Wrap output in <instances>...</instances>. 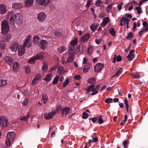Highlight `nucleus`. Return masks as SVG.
Instances as JSON below:
<instances>
[{
    "label": "nucleus",
    "mask_w": 148,
    "mask_h": 148,
    "mask_svg": "<svg viewBox=\"0 0 148 148\" xmlns=\"http://www.w3.org/2000/svg\"><path fill=\"white\" fill-rule=\"evenodd\" d=\"M18 48V54L19 56L23 55L25 51L24 46H19L18 43L14 42L12 43L10 47V50L12 51L16 52Z\"/></svg>",
    "instance_id": "1"
},
{
    "label": "nucleus",
    "mask_w": 148,
    "mask_h": 148,
    "mask_svg": "<svg viewBox=\"0 0 148 148\" xmlns=\"http://www.w3.org/2000/svg\"><path fill=\"white\" fill-rule=\"evenodd\" d=\"M15 138V134L14 132H9L6 135V139L5 141L6 146L10 147L11 143L13 141Z\"/></svg>",
    "instance_id": "2"
},
{
    "label": "nucleus",
    "mask_w": 148,
    "mask_h": 148,
    "mask_svg": "<svg viewBox=\"0 0 148 148\" xmlns=\"http://www.w3.org/2000/svg\"><path fill=\"white\" fill-rule=\"evenodd\" d=\"M12 38V36L11 35L8 34L1 38V41H0V48L2 51H3L5 49V44L4 43L9 41Z\"/></svg>",
    "instance_id": "3"
},
{
    "label": "nucleus",
    "mask_w": 148,
    "mask_h": 148,
    "mask_svg": "<svg viewBox=\"0 0 148 148\" xmlns=\"http://www.w3.org/2000/svg\"><path fill=\"white\" fill-rule=\"evenodd\" d=\"M1 33L3 35L7 34L9 31V24L6 20H3L1 22Z\"/></svg>",
    "instance_id": "4"
},
{
    "label": "nucleus",
    "mask_w": 148,
    "mask_h": 148,
    "mask_svg": "<svg viewBox=\"0 0 148 148\" xmlns=\"http://www.w3.org/2000/svg\"><path fill=\"white\" fill-rule=\"evenodd\" d=\"M15 23L19 25H21L23 23V17L22 14L19 13L15 14Z\"/></svg>",
    "instance_id": "5"
},
{
    "label": "nucleus",
    "mask_w": 148,
    "mask_h": 148,
    "mask_svg": "<svg viewBox=\"0 0 148 148\" xmlns=\"http://www.w3.org/2000/svg\"><path fill=\"white\" fill-rule=\"evenodd\" d=\"M8 17L10 25H13L15 23V14L12 12H10L8 14Z\"/></svg>",
    "instance_id": "6"
},
{
    "label": "nucleus",
    "mask_w": 148,
    "mask_h": 148,
    "mask_svg": "<svg viewBox=\"0 0 148 148\" xmlns=\"http://www.w3.org/2000/svg\"><path fill=\"white\" fill-rule=\"evenodd\" d=\"M43 57V56L42 53H39L29 59V60L28 62L30 63H33L36 60L42 59Z\"/></svg>",
    "instance_id": "7"
},
{
    "label": "nucleus",
    "mask_w": 148,
    "mask_h": 148,
    "mask_svg": "<svg viewBox=\"0 0 148 148\" xmlns=\"http://www.w3.org/2000/svg\"><path fill=\"white\" fill-rule=\"evenodd\" d=\"M36 3L40 6L45 7L50 3V0H36Z\"/></svg>",
    "instance_id": "8"
},
{
    "label": "nucleus",
    "mask_w": 148,
    "mask_h": 148,
    "mask_svg": "<svg viewBox=\"0 0 148 148\" xmlns=\"http://www.w3.org/2000/svg\"><path fill=\"white\" fill-rule=\"evenodd\" d=\"M8 124V120L5 117L0 116V126L2 127H5L7 126Z\"/></svg>",
    "instance_id": "9"
},
{
    "label": "nucleus",
    "mask_w": 148,
    "mask_h": 148,
    "mask_svg": "<svg viewBox=\"0 0 148 148\" xmlns=\"http://www.w3.org/2000/svg\"><path fill=\"white\" fill-rule=\"evenodd\" d=\"M46 13L44 12H41L38 14L37 18L40 21L43 22L46 19Z\"/></svg>",
    "instance_id": "10"
},
{
    "label": "nucleus",
    "mask_w": 148,
    "mask_h": 148,
    "mask_svg": "<svg viewBox=\"0 0 148 148\" xmlns=\"http://www.w3.org/2000/svg\"><path fill=\"white\" fill-rule=\"evenodd\" d=\"M104 65L101 63H98L95 66L94 69L95 72H99L101 71L103 68Z\"/></svg>",
    "instance_id": "11"
},
{
    "label": "nucleus",
    "mask_w": 148,
    "mask_h": 148,
    "mask_svg": "<svg viewBox=\"0 0 148 148\" xmlns=\"http://www.w3.org/2000/svg\"><path fill=\"white\" fill-rule=\"evenodd\" d=\"M56 112V111H53L50 113H45L44 114V118L46 120H50L53 118Z\"/></svg>",
    "instance_id": "12"
},
{
    "label": "nucleus",
    "mask_w": 148,
    "mask_h": 148,
    "mask_svg": "<svg viewBox=\"0 0 148 148\" xmlns=\"http://www.w3.org/2000/svg\"><path fill=\"white\" fill-rule=\"evenodd\" d=\"M31 37L30 36H28L23 43V45L22 46H24V48L26 47L28 48L30 47L31 46V43L30 41Z\"/></svg>",
    "instance_id": "13"
},
{
    "label": "nucleus",
    "mask_w": 148,
    "mask_h": 148,
    "mask_svg": "<svg viewBox=\"0 0 148 148\" xmlns=\"http://www.w3.org/2000/svg\"><path fill=\"white\" fill-rule=\"evenodd\" d=\"M47 45L48 42L46 40H41L38 44V46L40 47L43 50L46 49Z\"/></svg>",
    "instance_id": "14"
},
{
    "label": "nucleus",
    "mask_w": 148,
    "mask_h": 148,
    "mask_svg": "<svg viewBox=\"0 0 148 148\" xmlns=\"http://www.w3.org/2000/svg\"><path fill=\"white\" fill-rule=\"evenodd\" d=\"M90 37V34H89L86 33L80 38L79 41L81 43H83L87 41L89 39Z\"/></svg>",
    "instance_id": "15"
},
{
    "label": "nucleus",
    "mask_w": 148,
    "mask_h": 148,
    "mask_svg": "<svg viewBox=\"0 0 148 148\" xmlns=\"http://www.w3.org/2000/svg\"><path fill=\"white\" fill-rule=\"evenodd\" d=\"M3 59L9 65H12L13 63V59L10 56H5L3 57Z\"/></svg>",
    "instance_id": "16"
},
{
    "label": "nucleus",
    "mask_w": 148,
    "mask_h": 148,
    "mask_svg": "<svg viewBox=\"0 0 148 148\" xmlns=\"http://www.w3.org/2000/svg\"><path fill=\"white\" fill-rule=\"evenodd\" d=\"M23 7L22 5L20 3H14L12 4V8L14 9H21Z\"/></svg>",
    "instance_id": "17"
},
{
    "label": "nucleus",
    "mask_w": 148,
    "mask_h": 148,
    "mask_svg": "<svg viewBox=\"0 0 148 148\" xmlns=\"http://www.w3.org/2000/svg\"><path fill=\"white\" fill-rule=\"evenodd\" d=\"M70 108L68 107H65L62 109V114L63 115H64L66 116L70 112Z\"/></svg>",
    "instance_id": "18"
},
{
    "label": "nucleus",
    "mask_w": 148,
    "mask_h": 148,
    "mask_svg": "<svg viewBox=\"0 0 148 148\" xmlns=\"http://www.w3.org/2000/svg\"><path fill=\"white\" fill-rule=\"evenodd\" d=\"M129 21V23H130V19L126 18L125 17H122L120 20L121 23L120 24V25L121 26H123L124 25L125 26L126 24V21Z\"/></svg>",
    "instance_id": "19"
},
{
    "label": "nucleus",
    "mask_w": 148,
    "mask_h": 148,
    "mask_svg": "<svg viewBox=\"0 0 148 148\" xmlns=\"http://www.w3.org/2000/svg\"><path fill=\"white\" fill-rule=\"evenodd\" d=\"M6 8L4 5L1 4L0 5V13L4 14L6 12Z\"/></svg>",
    "instance_id": "20"
},
{
    "label": "nucleus",
    "mask_w": 148,
    "mask_h": 148,
    "mask_svg": "<svg viewBox=\"0 0 148 148\" xmlns=\"http://www.w3.org/2000/svg\"><path fill=\"white\" fill-rule=\"evenodd\" d=\"M90 67V64L88 62L86 63L82 70L83 72L85 73L88 72Z\"/></svg>",
    "instance_id": "21"
},
{
    "label": "nucleus",
    "mask_w": 148,
    "mask_h": 148,
    "mask_svg": "<svg viewBox=\"0 0 148 148\" xmlns=\"http://www.w3.org/2000/svg\"><path fill=\"white\" fill-rule=\"evenodd\" d=\"M33 40L34 42L37 44L38 45L41 40L39 36L36 35L34 36Z\"/></svg>",
    "instance_id": "22"
},
{
    "label": "nucleus",
    "mask_w": 148,
    "mask_h": 148,
    "mask_svg": "<svg viewBox=\"0 0 148 148\" xmlns=\"http://www.w3.org/2000/svg\"><path fill=\"white\" fill-rule=\"evenodd\" d=\"M58 73L61 75H63L65 72L64 67L62 66H59L57 69Z\"/></svg>",
    "instance_id": "23"
},
{
    "label": "nucleus",
    "mask_w": 148,
    "mask_h": 148,
    "mask_svg": "<svg viewBox=\"0 0 148 148\" xmlns=\"http://www.w3.org/2000/svg\"><path fill=\"white\" fill-rule=\"evenodd\" d=\"M110 18L108 17H105L103 21L102 25L103 26H105L110 21Z\"/></svg>",
    "instance_id": "24"
},
{
    "label": "nucleus",
    "mask_w": 148,
    "mask_h": 148,
    "mask_svg": "<svg viewBox=\"0 0 148 148\" xmlns=\"http://www.w3.org/2000/svg\"><path fill=\"white\" fill-rule=\"evenodd\" d=\"M96 88L95 86L93 84H92L90 86H88L86 90V92L88 93L89 91H94L95 90Z\"/></svg>",
    "instance_id": "25"
},
{
    "label": "nucleus",
    "mask_w": 148,
    "mask_h": 148,
    "mask_svg": "<svg viewBox=\"0 0 148 148\" xmlns=\"http://www.w3.org/2000/svg\"><path fill=\"white\" fill-rule=\"evenodd\" d=\"M34 0H27L25 2V6L29 7L31 6L33 4Z\"/></svg>",
    "instance_id": "26"
},
{
    "label": "nucleus",
    "mask_w": 148,
    "mask_h": 148,
    "mask_svg": "<svg viewBox=\"0 0 148 148\" xmlns=\"http://www.w3.org/2000/svg\"><path fill=\"white\" fill-rule=\"evenodd\" d=\"M75 52L74 48L73 47H70L69 48V53L70 55L73 56Z\"/></svg>",
    "instance_id": "27"
},
{
    "label": "nucleus",
    "mask_w": 148,
    "mask_h": 148,
    "mask_svg": "<svg viewBox=\"0 0 148 148\" xmlns=\"http://www.w3.org/2000/svg\"><path fill=\"white\" fill-rule=\"evenodd\" d=\"M19 65L17 62H15L13 66V69L14 71H17L19 69Z\"/></svg>",
    "instance_id": "28"
},
{
    "label": "nucleus",
    "mask_w": 148,
    "mask_h": 148,
    "mask_svg": "<svg viewBox=\"0 0 148 148\" xmlns=\"http://www.w3.org/2000/svg\"><path fill=\"white\" fill-rule=\"evenodd\" d=\"M123 70L122 68H120L119 69L117 72L112 77H118L119 75H120L122 73Z\"/></svg>",
    "instance_id": "29"
},
{
    "label": "nucleus",
    "mask_w": 148,
    "mask_h": 148,
    "mask_svg": "<svg viewBox=\"0 0 148 148\" xmlns=\"http://www.w3.org/2000/svg\"><path fill=\"white\" fill-rule=\"evenodd\" d=\"M99 24L97 23H94L91 25L90 26L91 30L94 32L96 30L98 27Z\"/></svg>",
    "instance_id": "30"
},
{
    "label": "nucleus",
    "mask_w": 148,
    "mask_h": 148,
    "mask_svg": "<svg viewBox=\"0 0 148 148\" xmlns=\"http://www.w3.org/2000/svg\"><path fill=\"white\" fill-rule=\"evenodd\" d=\"M77 51L78 52L82 53L83 50V46L82 44L78 45L77 47Z\"/></svg>",
    "instance_id": "31"
},
{
    "label": "nucleus",
    "mask_w": 148,
    "mask_h": 148,
    "mask_svg": "<svg viewBox=\"0 0 148 148\" xmlns=\"http://www.w3.org/2000/svg\"><path fill=\"white\" fill-rule=\"evenodd\" d=\"M67 48L65 46H61L59 47L58 49V51L59 53H62L63 52L66 51Z\"/></svg>",
    "instance_id": "32"
},
{
    "label": "nucleus",
    "mask_w": 148,
    "mask_h": 148,
    "mask_svg": "<svg viewBox=\"0 0 148 148\" xmlns=\"http://www.w3.org/2000/svg\"><path fill=\"white\" fill-rule=\"evenodd\" d=\"M133 30L134 31L136 29V27H139L141 25V23H140V20H138L137 21V25L135 22L133 23Z\"/></svg>",
    "instance_id": "33"
},
{
    "label": "nucleus",
    "mask_w": 148,
    "mask_h": 148,
    "mask_svg": "<svg viewBox=\"0 0 148 148\" xmlns=\"http://www.w3.org/2000/svg\"><path fill=\"white\" fill-rule=\"evenodd\" d=\"M52 76L53 75L52 74L50 73L49 74H48L44 78V80L47 82L51 79Z\"/></svg>",
    "instance_id": "34"
},
{
    "label": "nucleus",
    "mask_w": 148,
    "mask_h": 148,
    "mask_svg": "<svg viewBox=\"0 0 148 148\" xmlns=\"http://www.w3.org/2000/svg\"><path fill=\"white\" fill-rule=\"evenodd\" d=\"M7 84V81L6 80L1 79L0 80V87L4 86Z\"/></svg>",
    "instance_id": "35"
},
{
    "label": "nucleus",
    "mask_w": 148,
    "mask_h": 148,
    "mask_svg": "<svg viewBox=\"0 0 148 148\" xmlns=\"http://www.w3.org/2000/svg\"><path fill=\"white\" fill-rule=\"evenodd\" d=\"M77 38H75L71 40L70 42V44L73 46H75L77 45Z\"/></svg>",
    "instance_id": "36"
},
{
    "label": "nucleus",
    "mask_w": 148,
    "mask_h": 148,
    "mask_svg": "<svg viewBox=\"0 0 148 148\" xmlns=\"http://www.w3.org/2000/svg\"><path fill=\"white\" fill-rule=\"evenodd\" d=\"M74 60V58L73 56L69 55L67 60V62L68 63L72 62Z\"/></svg>",
    "instance_id": "37"
},
{
    "label": "nucleus",
    "mask_w": 148,
    "mask_h": 148,
    "mask_svg": "<svg viewBox=\"0 0 148 148\" xmlns=\"http://www.w3.org/2000/svg\"><path fill=\"white\" fill-rule=\"evenodd\" d=\"M48 97L45 94H43L42 95V100L44 104L46 103L48 100Z\"/></svg>",
    "instance_id": "38"
},
{
    "label": "nucleus",
    "mask_w": 148,
    "mask_h": 148,
    "mask_svg": "<svg viewBox=\"0 0 148 148\" xmlns=\"http://www.w3.org/2000/svg\"><path fill=\"white\" fill-rule=\"evenodd\" d=\"M59 77L60 76L59 75H58L55 77L53 79V81L52 82V84H53L54 85L58 83V82L59 81Z\"/></svg>",
    "instance_id": "39"
},
{
    "label": "nucleus",
    "mask_w": 148,
    "mask_h": 148,
    "mask_svg": "<svg viewBox=\"0 0 148 148\" xmlns=\"http://www.w3.org/2000/svg\"><path fill=\"white\" fill-rule=\"evenodd\" d=\"M95 79L94 77L89 79L87 81V82L88 83L92 84H94L95 83Z\"/></svg>",
    "instance_id": "40"
},
{
    "label": "nucleus",
    "mask_w": 148,
    "mask_h": 148,
    "mask_svg": "<svg viewBox=\"0 0 148 148\" xmlns=\"http://www.w3.org/2000/svg\"><path fill=\"white\" fill-rule=\"evenodd\" d=\"M102 117V116L101 115H99L97 117L98 118L97 122L99 124H101L104 122Z\"/></svg>",
    "instance_id": "41"
},
{
    "label": "nucleus",
    "mask_w": 148,
    "mask_h": 148,
    "mask_svg": "<svg viewBox=\"0 0 148 148\" xmlns=\"http://www.w3.org/2000/svg\"><path fill=\"white\" fill-rule=\"evenodd\" d=\"M142 25L144 27V29L146 31H148V24L147 22L144 21L142 23Z\"/></svg>",
    "instance_id": "42"
},
{
    "label": "nucleus",
    "mask_w": 148,
    "mask_h": 148,
    "mask_svg": "<svg viewBox=\"0 0 148 148\" xmlns=\"http://www.w3.org/2000/svg\"><path fill=\"white\" fill-rule=\"evenodd\" d=\"M109 32L111 35L113 36H115L116 32L114 31V29L113 28H111L109 30Z\"/></svg>",
    "instance_id": "43"
},
{
    "label": "nucleus",
    "mask_w": 148,
    "mask_h": 148,
    "mask_svg": "<svg viewBox=\"0 0 148 148\" xmlns=\"http://www.w3.org/2000/svg\"><path fill=\"white\" fill-rule=\"evenodd\" d=\"M148 31L146 30V31L145 29H144V28H142L141 29V31H139L138 33V35L139 37H141L142 36V35L143 34L144 32H146Z\"/></svg>",
    "instance_id": "44"
},
{
    "label": "nucleus",
    "mask_w": 148,
    "mask_h": 148,
    "mask_svg": "<svg viewBox=\"0 0 148 148\" xmlns=\"http://www.w3.org/2000/svg\"><path fill=\"white\" fill-rule=\"evenodd\" d=\"M102 4V2L100 0H97L95 3V5L97 7L101 6Z\"/></svg>",
    "instance_id": "45"
},
{
    "label": "nucleus",
    "mask_w": 148,
    "mask_h": 148,
    "mask_svg": "<svg viewBox=\"0 0 148 148\" xmlns=\"http://www.w3.org/2000/svg\"><path fill=\"white\" fill-rule=\"evenodd\" d=\"M135 57L134 54H128L127 56V58L129 61L132 60Z\"/></svg>",
    "instance_id": "46"
},
{
    "label": "nucleus",
    "mask_w": 148,
    "mask_h": 148,
    "mask_svg": "<svg viewBox=\"0 0 148 148\" xmlns=\"http://www.w3.org/2000/svg\"><path fill=\"white\" fill-rule=\"evenodd\" d=\"M29 117V115L28 114H27V115L24 116H23L20 118V119L21 121H26L27 120V119Z\"/></svg>",
    "instance_id": "47"
},
{
    "label": "nucleus",
    "mask_w": 148,
    "mask_h": 148,
    "mask_svg": "<svg viewBox=\"0 0 148 148\" xmlns=\"http://www.w3.org/2000/svg\"><path fill=\"white\" fill-rule=\"evenodd\" d=\"M54 34L56 36L58 37H59L62 35V34L61 32L58 31H55L54 32Z\"/></svg>",
    "instance_id": "48"
},
{
    "label": "nucleus",
    "mask_w": 148,
    "mask_h": 148,
    "mask_svg": "<svg viewBox=\"0 0 148 148\" xmlns=\"http://www.w3.org/2000/svg\"><path fill=\"white\" fill-rule=\"evenodd\" d=\"M42 69L43 70H45L47 69V64L46 62H44L43 66L42 67Z\"/></svg>",
    "instance_id": "49"
},
{
    "label": "nucleus",
    "mask_w": 148,
    "mask_h": 148,
    "mask_svg": "<svg viewBox=\"0 0 148 148\" xmlns=\"http://www.w3.org/2000/svg\"><path fill=\"white\" fill-rule=\"evenodd\" d=\"M124 101L125 107H126L127 112H128V108L129 106V105L128 102V101L126 99H124Z\"/></svg>",
    "instance_id": "50"
},
{
    "label": "nucleus",
    "mask_w": 148,
    "mask_h": 148,
    "mask_svg": "<svg viewBox=\"0 0 148 148\" xmlns=\"http://www.w3.org/2000/svg\"><path fill=\"white\" fill-rule=\"evenodd\" d=\"M112 4H110L106 8V10L108 13H109L110 12V10H111L112 8Z\"/></svg>",
    "instance_id": "51"
},
{
    "label": "nucleus",
    "mask_w": 148,
    "mask_h": 148,
    "mask_svg": "<svg viewBox=\"0 0 148 148\" xmlns=\"http://www.w3.org/2000/svg\"><path fill=\"white\" fill-rule=\"evenodd\" d=\"M69 80L68 79H66L64 82L63 83V87H64L66 86L69 83Z\"/></svg>",
    "instance_id": "52"
},
{
    "label": "nucleus",
    "mask_w": 148,
    "mask_h": 148,
    "mask_svg": "<svg viewBox=\"0 0 148 148\" xmlns=\"http://www.w3.org/2000/svg\"><path fill=\"white\" fill-rule=\"evenodd\" d=\"M29 102V101L28 98H27L25 99L23 102V104L24 106L27 105Z\"/></svg>",
    "instance_id": "53"
},
{
    "label": "nucleus",
    "mask_w": 148,
    "mask_h": 148,
    "mask_svg": "<svg viewBox=\"0 0 148 148\" xmlns=\"http://www.w3.org/2000/svg\"><path fill=\"white\" fill-rule=\"evenodd\" d=\"M88 114L86 112H84L82 114L83 118L84 119H87L88 118Z\"/></svg>",
    "instance_id": "54"
},
{
    "label": "nucleus",
    "mask_w": 148,
    "mask_h": 148,
    "mask_svg": "<svg viewBox=\"0 0 148 148\" xmlns=\"http://www.w3.org/2000/svg\"><path fill=\"white\" fill-rule=\"evenodd\" d=\"M136 9L137 11L138 14H140L142 12V11L141 10L140 8L139 7H136Z\"/></svg>",
    "instance_id": "55"
},
{
    "label": "nucleus",
    "mask_w": 148,
    "mask_h": 148,
    "mask_svg": "<svg viewBox=\"0 0 148 148\" xmlns=\"http://www.w3.org/2000/svg\"><path fill=\"white\" fill-rule=\"evenodd\" d=\"M112 99L111 98L107 99L105 100V102L107 103H110L112 102Z\"/></svg>",
    "instance_id": "56"
},
{
    "label": "nucleus",
    "mask_w": 148,
    "mask_h": 148,
    "mask_svg": "<svg viewBox=\"0 0 148 148\" xmlns=\"http://www.w3.org/2000/svg\"><path fill=\"white\" fill-rule=\"evenodd\" d=\"M124 3L123 2H121L118 5H117V7L118 9L119 10H121V9Z\"/></svg>",
    "instance_id": "57"
},
{
    "label": "nucleus",
    "mask_w": 148,
    "mask_h": 148,
    "mask_svg": "<svg viewBox=\"0 0 148 148\" xmlns=\"http://www.w3.org/2000/svg\"><path fill=\"white\" fill-rule=\"evenodd\" d=\"M40 78L41 75L39 73L37 74L34 77L37 81H38Z\"/></svg>",
    "instance_id": "58"
},
{
    "label": "nucleus",
    "mask_w": 148,
    "mask_h": 148,
    "mask_svg": "<svg viewBox=\"0 0 148 148\" xmlns=\"http://www.w3.org/2000/svg\"><path fill=\"white\" fill-rule=\"evenodd\" d=\"M147 1H148V0H140L138 3L139 6H140L142 5L143 3Z\"/></svg>",
    "instance_id": "59"
},
{
    "label": "nucleus",
    "mask_w": 148,
    "mask_h": 148,
    "mask_svg": "<svg viewBox=\"0 0 148 148\" xmlns=\"http://www.w3.org/2000/svg\"><path fill=\"white\" fill-rule=\"evenodd\" d=\"M140 77V75L138 73H136L134 75H133L132 77L134 78H138Z\"/></svg>",
    "instance_id": "60"
},
{
    "label": "nucleus",
    "mask_w": 148,
    "mask_h": 148,
    "mask_svg": "<svg viewBox=\"0 0 148 148\" xmlns=\"http://www.w3.org/2000/svg\"><path fill=\"white\" fill-rule=\"evenodd\" d=\"M25 72L27 73H29L30 72V68L29 66H27L25 68Z\"/></svg>",
    "instance_id": "61"
},
{
    "label": "nucleus",
    "mask_w": 148,
    "mask_h": 148,
    "mask_svg": "<svg viewBox=\"0 0 148 148\" xmlns=\"http://www.w3.org/2000/svg\"><path fill=\"white\" fill-rule=\"evenodd\" d=\"M74 78L75 79L79 80L81 79V77L79 75H76L74 76Z\"/></svg>",
    "instance_id": "62"
},
{
    "label": "nucleus",
    "mask_w": 148,
    "mask_h": 148,
    "mask_svg": "<svg viewBox=\"0 0 148 148\" xmlns=\"http://www.w3.org/2000/svg\"><path fill=\"white\" fill-rule=\"evenodd\" d=\"M101 42V40L100 39H96L95 40V42L97 45L100 44Z\"/></svg>",
    "instance_id": "63"
},
{
    "label": "nucleus",
    "mask_w": 148,
    "mask_h": 148,
    "mask_svg": "<svg viewBox=\"0 0 148 148\" xmlns=\"http://www.w3.org/2000/svg\"><path fill=\"white\" fill-rule=\"evenodd\" d=\"M121 60V58L119 55L117 56L116 57V61L117 62H119Z\"/></svg>",
    "instance_id": "64"
}]
</instances>
